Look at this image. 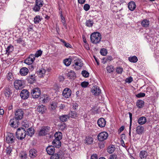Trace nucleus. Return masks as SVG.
Returning a JSON list of instances; mask_svg holds the SVG:
<instances>
[{
	"instance_id": "f257e3e1",
	"label": "nucleus",
	"mask_w": 159,
	"mask_h": 159,
	"mask_svg": "<svg viewBox=\"0 0 159 159\" xmlns=\"http://www.w3.org/2000/svg\"><path fill=\"white\" fill-rule=\"evenodd\" d=\"M102 36L101 34L98 32L92 33L90 35V39L91 43L93 44H97L101 41Z\"/></svg>"
},
{
	"instance_id": "f03ea898",
	"label": "nucleus",
	"mask_w": 159,
	"mask_h": 159,
	"mask_svg": "<svg viewBox=\"0 0 159 159\" xmlns=\"http://www.w3.org/2000/svg\"><path fill=\"white\" fill-rule=\"evenodd\" d=\"M26 135L25 130L24 128H19L16 132V136L18 139L22 140L25 138Z\"/></svg>"
},
{
	"instance_id": "7ed1b4c3",
	"label": "nucleus",
	"mask_w": 159,
	"mask_h": 159,
	"mask_svg": "<svg viewBox=\"0 0 159 159\" xmlns=\"http://www.w3.org/2000/svg\"><path fill=\"white\" fill-rule=\"evenodd\" d=\"M74 60V64L73 66L76 70H78L80 69L83 66V63L81 59L77 58L76 57L73 58Z\"/></svg>"
},
{
	"instance_id": "20e7f679",
	"label": "nucleus",
	"mask_w": 159,
	"mask_h": 159,
	"mask_svg": "<svg viewBox=\"0 0 159 159\" xmlns=\"http://www.w3.org/2000/svg\"><path fill=\"white\" fill-rule=\"evenodd\" d=\"M41 94V91L39 88H35L33 89L31 93L32 96L34 98H38Z\"/></svg>"
},
{
	"instance_id": "39448f33",
	"label": "nucleus",
	"mask_w": 159,
	"mask_h": 159,
	"mask_svg": "<svg viewBox=\"0 0 159 159\" xmlns=\"http://www.w3.org/2000/svg\"><path fill=\"white\" fill-rule=\"evenodd\" d=\"M24 82L23 80H16L14 83L15 88L16 89H22L24 87Z\"/></svg>"
},
{
	"instance_id": "423d86ee",
	"label": "nucleus",
	"mask_w": 159,
	"mask_h": 159,
	"mask_svg": "<svg viewBox=\"0 0 159 159\" xmlns=\"http://www.w3.org/2000/svg\"><path fill=\"white\" fill-rule=\"evenodd\" d=\"M50 129L48 126H43L39 131L38 134L39 136H43L47 134Z\"/></svg>"
},
{
	"instance_id": "0eeeda50",
	"label": "nucleus",
	"mask_w": 159,
	"mask_h": 159,
	"mask_svg": "<svg viewBox=\"0 0 159 159\" xmlns=\"http://www.w3.org/2000/svg\"><path fill=\"white\" fill-rule=\"evenodd\" d=\"M108 137V133L106 132H102L100 133L97 136L99 141H103L106 140Z\"/></svg>"
},
{
	"instance_id": "6e6552de",
	"label": "nucleus",
	"mask_w": 159,
	"mask_h": 159,
	"mask_svg": "<svg viewBox=\"0 0 159 159\" xmlns=\"http://www.w3.org/2000/svg\"><path fill=\"white\" fill-rule=\"evenodd\" d=\"M72 91L71 90L68 88L65 89L63 91V96L66 98H69L71 95Z\"/></svg>"
},
{
	"instance_id": "1a4fd4ad",
	"label": "nucleus",
	"mask_w": 159,
	"mask_h": 159,
	"mask_svg": "<svg viewBox=\"0 0 159 159\" xmlns=\"http://www.w3.org/2000/svg\"><path fill=\"white\" fill-rule=\"evenodd\" d=\"M19 120L16 118L15 117L13 118L10 120L9 123L10 125L13 127L16 128L19 125L20 122Z\"/></svg>"
},
{
	"instance_id": "9d476101",
	"label": "nucleus",
	"mask_w": 159,
	"mask_h": 159,
	"mask_svg": "<svg viewBox=\"0 0 159 159\" xmlns=\"http://www.w3.org/2000/svg\"><path fill=\"white\" fill-rule=\"evenodd\" d=\"M35 59V56L34 54H31L24 60V62L27 65H30L33 63Z\"/></svg>"
},
{
	"instance_id": "9b49d317",
	"label": "nucleus",
	"mask_w": 159,
	"mask_h": 159,
	"mask_svg": "<svg viewBox=\"0 0 159 159\" xmlns=\"http://www.w3.org/2000/svg\"><path fill=\"white\" fill-rule=\"evenodd\" d=\"M15 115L16 118L20 120L23 118L24 112L21 109H19L16 111Z\"/></svg>"
},
{
	"instance_id": "f8f14e48",
	"label": "nucleus",
	"mask_w": 159,
	"mask_h": 159,
	"mask_svg": "<svg viewBox=\"0 0 159 159\" xmlns=\"http://www.w3.org/2000/svg\"><path fill=\"white\" fill-rule=\"evenodd\" d=\"M13 134L8 133L6 137V141L8 143H12L14 142L15 139Z\"/></svg>"
},
{
	"instance_id": "ddd939ff",
	"label": "nucleus",
	"mask_w": 159,
	"mask_h": 159,
	"mask_svg": "<svg viewBox=\"0 0 159 159\" xmlns=\"http://www.w3.org/2000/svg\"><path fill=\"white\" fill-rule=\"evenodd\" d=\"M91 92L93 94L97 96L99 95L101 93V90L99 87L95 86L92 88Z\"/></svg>"
},
{
	"instance_id": "4468645a",
	"label": "nucleus",
	"mask_w": 159,
	"mask_h": 159,
	"mask_svg": "<svg viewBox=\"0 0 159 159\" xmlns=\"http://www.w3.org/2000/svg\"><path fill=\"white\" fill-rule=\"evenodd\" d=\"M11 87L10 86H6L4 88V93L6 97L9 98L12 94L11 90Z\"/></svg>"
},
{
	"instance_id": "2eb2a0df",
	"label": "nucleus",
	"mask_w": 159,
	"mask_h": 159,
	"mask_svg": "<svg viewBox=\"0 0 159 159\" xmlns=\"http://www.w3.org/2000/svg\"><path fill=\"white\" fill-rule=\"evenodd\" d=\"M29 95V92L27 89H23L20 93V96L23 99H27Z\"/></svg>"
},
{
	"instance_id": "dca6fc26",
	"label": "nucleus",
	"mask_w": 159,
	"mask_h": 159,
	"mask_svg": "<svg viewBox=\"0 0 159 159\" xmlns=\"http://www.w3.org/2000/svg\"><path fill=\"white\" fill-rule=\"evenodd\" d=\"M37 155V152L35 149H32L30 150L29 156L32 158H35Z\"/></svg>"
},
{
	"instance_id": "f3484780",
	"label": "nucleus",
	"mask_w": 159,
	"mask_h": 159,
	"mask_svg": "<svg viewBox=\"0 0 159 159\" xmlns=\"http://www.w3.org/2000/svg\"><path fill=\"white\" fill-rule=\"evenodd\" d=\"M26 80L28 83L32 84L33 83L35 80V75H30L27 77Z\"/></svg>"
},
{
	"instance_id": "a211bd4d",
	"label": "nucleus",
	"mask_w": 159,
	"mask_h": 159,
	"mask_svg": "<svg viewBox=\"0 0 159 159\" xmlns=\"http://www.w3.org/2000/svg\"><path fill=\"white\" fill-rule=\"evenodd\" d=\"M55 151L54 147L52 146H49L46 148V151L48 154L50 155L53 154Z\"/></svg>"
},
{
	"instance_id": "6ab92c4d",
	"label": "nucleus",
	"mask_w": 159,
	"mask_h": 159,
	"mask_svg": "<svg viewBox=\"0 0 159 159\" xmlns=\"http://www.w3.org/2000/svg\"><path fill=\"white\" fill-rule=\"evenodd\" d=\"M97 123L99 127L102 128L105 126L106 121L104 118H101L98 119Z\"/></svg>"
},
{
	"instance_id": "aec40b11",
	"label": "nucleus",
	"mask_w": 159,
	"mask_h": 159,
	"mask_svg": "<svg viewBox=\"0 0 159 159\" xmlns=\"http://www.w3.org/2000/svg\"><path fill=\"white\" fill-rule=\"evenodd\" d=\"M29 72L28 69L26 67H24L21 68L20 71V74L22 76H25L27 75Z\"/></svg>"
},
{
	"instance_id": "412c9836",
	"label": "nucleus",
	"mask_w": 159,
	"mask_h": 159,
	"mask_svg": "<svg viewBox=\"0 0 159 159\" xmlns=\"http://www.w3.org/2000/svg\"><path fill=\"white\" fill-rule=\"evenodd\" d=\"M128 7L130 10L133 11L136 8L135 3L133 1H131L129 2Z\"/></svg>"
},
{
	"instance_id": "4be33fe9",
	"label": "nucleus",
	"mask_w": 159,
	"mask_h": 159,
	"mask_svg": "<svg viewBox=\"0 0 159 159\" xmlns=\"http://www.w3.org/2000/svg\"><path fill=\"white\" fill-rule=\"evenodd\" d=\"M144 128L141 126H138L136 128V132L139 134H142L144 131Z\"/></svg>"
},
{
	"instance_id": "5701e85b",
	"label": "nucleus",
	"mask_w": 159,
	"mask_h": 159,
	"mask_svg": "<svg viewBox=\"0 0 159 159\" xmlns=\"http://www.w3.org/2000/svg\"><path fill=\"white\" fill-rule=\"evenodd\" d=\"M148 156L147 152L145 151H141L139 153V157L141 159H145Z\"/></svg>"
},
{
	"instance_id": "b1692460",
	"label": "nucleus",
	"mask_w": 159,
	"mask_h": 159,
	"mask_svg": "<svg viewBox=\"0 0 159 159\" xmlns=\"http://www.w3.org/2000/svg\"><path fill=\"white\" fill-rule=\"evenodd\" d=\"M37 109L38 111L41 114H43L46 109L45 107L43 105L38 107Z\"/></svg>"
},
{
	"instance_id": "393cba45",
	"label": "nucleus",
	"mask_w": 159,
	"mask_h": 159,
	"mask_svg": "<svg viewBox=\"0 0 159 159\" xmlns=\"http://www.w3.org/2000/svg\"><path fill=\"white\" fill-rule=\"evenodd\" d=\"M52 144L54 147L58 148L61 147V143L60 141L54 140L52 142Z\"/></svg>"
},
{
	"instance_id": "a878e982",
	"label": "nucleus",
	"mask_w": 159,
	"mask_h": 159,
	"mask_svg": "<svg viewBox=\"0 0 159 159\" xmlns=\"http://www.w3.org/2000/svg\"><path fill=\"white\" fill-rule=\"evenodd\" d=\"M144 105V102L141 100H139L136 102V106L139 108H143Z\"/></svg>"
},
{
	"instance_id": "bb28decb",
	"label": "nucleus",
	"mask_w": 159,
	"mask_h": 159,
	"mask_svg": "<svg viewBox=\"0 0 159 159\" xmlns=\"http://www.w3.org/2000/svg\"><path fill=\"white\" fill-rule=\"evenodd\" d=\"M147 121V119L145 117H140L138 120V123L141 125L144 124Z\"/></svg>"
},
{
	"instance_id": "cd10ccee",
	"label": "nucleus",
	"mask_w": 159,
	"mask_h": 159,
	"mask_svg": "<svg viewBox=\"0 0 159 159\" xmlns=\"http://www.w3.org/2000/svg\"><path fill=\"white\" fill-rule=\"evenodd\" d=\"M54 140L60 141L62 138V133L60 132H56L54 134Z\"/></svg>"
},
{
	"instance_id": "c85d7f7f",
	"label": "nucleus",
	"mask_w": 159,
	"mask_h": 159,
	"mask_svg": "<svg viewBox=\"0 0 159 159\" xmlns=\"http://www.w3.org/2000/svg\"><path fill=\"white\" fill-rule=\"evenodd\" d=\"M57 103L56 102H52L50 103V109L54 110L57 107Z\"/></svg>"
},
{
	"instance_id": "c756f323",
	"label": "nucleus",
	"mask_w": 159,
	"mask_h": 159,
	"mask_svg": "<svg viewBox=\"0 0 159 159\" xmlns=\"http://www.w3.org/2000/svg\"><path fill=\"white\" fill-rule=\"evenodd\" d=\"M141 24L143 27H147L149 26V21L147 19H144L141 22Z\"/></svg>"
},
{
	"instance_id": "7c9ffc66",
	"label": "nucleus",
	"mask_w": 159,
	"mask_h": 159,
	"mask_svg": "<svg viewBox=\"0 0 159 159\" xmlns=\"http://www.w3.org/2000/svg\"><path fill=\"white\" fill-rule=\"evenodd\" d=\"M69 118V116L68 115H63L60 116V120L62 122L66 121Z\"/></svg>"
},
{
	"instance_id": "2f4dec72",
	"label": "nucleus",
	"mask_w": 159,
	"mask_h": 159,
	"mask_svg": "<svg viewBox=\"0 0 159 159\" xmlns=\"http://www.w3.org/2000/svg\"><path fill=\"white\" fill-rule=\"evenodd\" d=\"M27 135L31 137L34 134V129L32 128H30L27 130Z\"/></svg>"
},
{
	"instance_id": "473e14b6",
	"label": "nucleus",
	"mask_w": 159,
	"mask_h": 159,
	"mask_svg": "<svg viewBox=\"0 0 159 159\" xmlns=\"http://www.w3.org/2000/svg\"><path fill=\"white\" fill-rule=\"evenodd\" d=\"M72 60L70 58H66L64 60V64L66 66H68L71 64Z\"/></svg>"
},
{
	"instance_id": "72a5a7b5",
	"label": "nucleus",
	"mask_w": 159,
	"mask_h": 159,
	"mask_svg": "<svg viewBox=\"0 0 159 159\" xmlns=\"http://www.w3.org/2000/svg\"><path fill=\"white\" fill-rule=\"evenodd\" d=\"M115 150V148L114 145H111L108 147L107 150L110 153H111L114 152Z\"/></svg>"
},
{
	"instance_id": "f704fd0d",
	"label": "nucleus",
	"mask_w": 159,
	"mask_h": 159,
	"mask_svg": "<svg viewBox=\"0 0 159 159\" xmlns=\"http://www.w3.org/2000/svg\"><path fill=\"white\" fill-rule=\"evenodd\" d=\"M93 21L90 20H87L85 23L86 25L89 27H92L93 26Z\"/></svg>"
},
{
	"instance_id": "c9c22d12",
	"label": "nucleus",
	"mask_w": 159,
	"mask_h": 159,
	"mask_svg": "<svg viewBox=\"0 0 159 159\" xmlns=\"http://www.w3.org/2000/svg\"><path fill=\"white\" fill-rule=\"evenodd\" d=\"M14 49L13 46L12 45L8 46L6 50V53L9 54L11 52H12Z\"/></svg>"
},
{
	"instance_id": "e433bc0d",
	"label": "nucleus",
	"mask_w": 159,
	"mask_h": 159,
	"mask_svg": "<svg viewBox=\"0 0 159 159\" xmlns=\"http://www.w3.org/2000/svg\"><path fill=\"white\" fill-rule=\"evenodd\" d=\"M67 76L70 77L71 79L73 78L75 76V72L72 70H70L67 73Z\"/></svg>"
},
{
	"instance_id": "4c0bfd02",
	"label": "nucleus",
	"mask_w": 159,
	"mask_h": 159,
	"mask_svg": "<svg viewBox=\"0 0 159 159\" xmlns=\"http://www.w3.org/2000/svg\"><path fill=\"white\" fill-rule=\"evenodd\" d=\"M128 59L130 62L134 63L137 62L138 60L137 57L135 56H134L132 57H129Z\"/></svg>"
},
{
	"instance_id": "58836bf2",
	"label": "nucleus",
	"mask_w": 159,
	"mask_h": 159,
	"mask_svg": "<svg viewBox=\"0 0 159 159\" xmlns=\"http://www.w3.org/2000/svg\"><path fill=\"white\" fill-rule=\"evenodd\" d=\"M86 142L88 144H91L93 142V139L91 137H87L86 139Z\"/></svg>"
},
{
	"instance_id": "ea45409f",
	"label": "nucleus",
	"mask_w": 159,
	"mask_h": 159,
	"mask_svg": "<svg viewBox=\"0 0 159 159\" xmlns=\"http://www.w3.org/2000/svg\"><path fill=\"white\" fill-rule=\"evenodd\" d=\"M46 73V70L43 69H41L40 70L39 73V75L40 77H43Z\"/></svg>"
},
{
	"instance_id": "a19ab883",
	"label": "nucleus",
	"mask_w": 159,
	"mask_h": 159,
	"mask_svg": "<svg viewBox=\"0 0 159 159\" xmlns=\"http://www.w3.org/2000/svg\"><path fill=\"white\" fill-rule=\"evenodd\" d=\"M41 21L39 16H37L34 18V22L35 24L39 23Z\"/></svg>"
},
{
	"instance_id": "79ce46f5",
	"label": "nucleus",
	"mask_w": 159,
	"mask_h": 159,
	"mask_svg": "<svg viewBox=\"0 0 159 159\" xmlns=\"http://www.w3.org/2000/svg\"><path fill=\"white\" fill-rule=\"evenodd\" d=\"M41 7L39 6V5H37L36 3L35 5H34V7L33 8V9L34 11L35 12L39 11Z\"/></svg>"
},
{
	"instance_id": "37998d69",
	"label": "nucleus",
	"mask_w": 159,
	"mask_h": 159,
	"mask_svg": "<svg viewBox=\"0 0 159 159\" xmlns=\"http://www.w3.org/2000/svg\"><path fill=\"white\" fill-rule=\"evenodd\" d=\"M35 3L42 7L43 5V0H36Z\"/></svg>"
},
{
	"instance_id": "c03bdc74",
	"label": "nucleus",
	"mask_w": 159,
	"mask_h": 159,
	"mask_svg": "<svg viewBox=\"0 0 159 159\" xmlns=\"http://www.w3.org/2000/svg\"><path fill=\"white\" fill-rule=\"evenodd\" d=\"M81 74L85 78H87L89 76V73L85 70L82 71Z\"/></svg>"
},
{
	"instance_id": "a18cd8bd",
	"label": "nucleus",
	"mask_w": 159,
	"mask_h": 159,
	"mask_svg": "<svg viewBox=\"0 0 159 159\" xmlns=\"http://www.w3.org/2000/svg\"><path fill=\"white\" fill-rule=\"evenodd\" d=\"M106 69L108 72L111 73L113 72L114 70L113 67L112 66H108L106 67Z\"/></svg>"
},
{
	"instance_id": "49530a36",
	"label": "nucleus",
	"mask_w": 159,
	"mask_h": 159,
	"mask_svg": "<svg viewBox=\"0 0 159 159\" xmlns=\"http://www.w3.org/2000/svg\"><path fill=\"white\" fill-rule=\"evenodd\" d=\"M60 16L61 18V21L63 24V25L66 28V23L64 17L63 16L62 13L60 15Z\"/></svg>"
},
{
	"instance_id": "de8ad7c7",
	"label": "nucleus",
	"mask_w": 159,
	"mask_h": 159,
	"mask_svg": "<svg viewBox=\"0 0 159 159\" xmlns=\"http://www.w3.org/2000/svg\"><path fill=\"white\" fill-rule=\"evenodd\" d=\"M50 159H60V156L57 153L52 155Z\"/></svg>"
},
{
	"instance_id": "09e8293b",
	"label": "nucleus",
	"mask_w": 159,
	"mask_h": 159,
	"mask_svg": "<svg viewBox=\"0 0 159 159\" xmlns=\"http://www.w3.org/2000/svg\"><path fill=\"white\" fill-rule=\"evenodd\" d=\"M42 53V51L41 50L37 51L34 55L35 56V57H38L40 56Z\"/></svg>"
},
{
	"instance_id": "8fccbe9b",
	"label": "nucleus",
	"mask_w": 159,
	"mask_h": 159,
	"mask_svg": "<svg viewBox=\"0 0 159 159\" xmlns=\"http://www.w3.org/2000/svg\"><path fill=\"white\" fill-rule=\"evenodd\" d=\"M61 41L63 43V45L67 48H71L72 46L69 43H66L65 41L61 40Z\"/></svg>"
},
{
	"instance_id": "3c124183",
	"label": "nucleus",
	"mask_w": 159,
	"mask_h": 159,
	"mask_svg": "<svg viewBox=\"0 0 159 159\" xmlns=\"http://www.w3.org/2000/svg\"><path fill=\"white\" fill-rule=\"evenodd\" d=\"M100 53L102 55L105 56L107 54V51L105 49L102 48L100 51Z\"/></svg>"
},
{
	"instance_id": "603ef678",
	"label": "nucleus",
	"mask_w": 159,
	"mask_h": 159,
	"mask_svg": "<svg viewBox=\"0 0 159 159\" xmlns=\"http://www.w3.org/2000/svg\"><path fill=\"white\" fill-rule=\"evenodd\" d=\"M123 70V69L122 67H118L116 69V72L119 74H121Z\"/></svg>"
},
{
	"instance_id": "864d4df0",
	"label": "nucleus",
	"mask_w": 159,
	"mask_h": 159,
	"mask_svg": "<svg viewBox=\"0 0 159 159\" xmlns=\"http://www.w3.org/2000/svg\"><path fill=\"white\" fill-rule=\"evenodd\" d=\"M6 151L7 154L10 155L12 151V148L10 146L7 148Z\"/></svg>"
},
{
	"instance_id": "5fc2aeb1",
	"label": "nucleus",
	"mask_w": 159,
	"mask_h": 159,
	"mask_svg": "<svg viewBox=\"0 0 159 159\" xmlns=\"http://www.w3.org/2000/svg\"><path fill=\"white\" fill-rule=\"evenodd\" d=\"M89 84L88 82L84 81L81 83V85L83 88H86L87 87Z\"/></svg>"
},
{
	"instance_id": "6e6d98bb",
	"label": "nucleus",
	"mask_w": 159,
	"mask_h": 159,
	"mask_svg": "<svg viewBox=\"0 0 159 159\" xmlns=\"http://www.w3.org/2000/svg\"><path fill=\"white\" fill-rule=\"evenodd\" d=\"M66 124L64 123H63L62 124L60 125V128L62 130H64L66 128Z\"/></svg>"
},
{
	"instance_id": "4d7b16f0",
	"label": "nucleus",
	"mask_w": 159,
	"mask_h": 159,
	"mask_svg": "<svg viewBox=\"0 0 159 159\" xmlns=\"http://www.w3.org/2000/svg\"><path fill=\"white\" fill-rule=\"evenodd\" d=\"M145 94L144 93H140L136 95V97L138 98L144 97L145 96Z\"/></svg>"
},
{
	"instance_id": "13d9d810",
	"label": "nucleus",
	"mask_w": 159,
	"mask_h": 159,
	"mask_svg": "<svg viewBox=\"0 0 159 159\" xmlns=\"http://www.w3.org/2000/svg\"><path fill=\"white\" fill-rule=\"evenodd\" d=\"M110 159H118L117 156L116 154H114L111 155L109 157Z\"/></svg>"
},
{
	"instance_id": "bf43d9fd",
	"label": "nucleus",
	"mask_w": 159,
	"mask_h": 159,
	"mask_svg": "<svg viewBox=\"0 0 159 159\" xmlns=\"http://www.w3.org/2000/svg\"><path fill=\"white\" fill-rule=\"evenodd\" d=\"M17 43H18L21 44H22L24 43V41L21 38H19L16 40Z\"/></svg>"
},
{
	"instance_id": "052dcab7",
	"label": "nucleus",
	"mask_w": 159,
	"mask_h": 159,
	"mask_svg": "<svg viewBox=\"0 0 159 159\" xmlns=\"http://www.w3.org/2000/svg\"><path fill=\"white\" fill-rule=\"evenodd\" d=\"M68 115L69 116V117H70L71 118H74L76 116V114L75 112L72 111H71V112L69 113V114Z\"/></svg>"
},
{
	"instance_id": "680f3d73",
	"label": "nucleus",
	"mask_w": 159,
	"mask_h": 159,
	"mask_svg": "<svg viewBox=\"0 0 159 159\" xmlns=\"http://www.w3.org/2000/svg\"><path fill=\"white\" fill-rule=\"evenodd\" d=\"M90 8V6L88 4H85L84 7V9L85 11H88Z\"/></svg>"
},
{
	"instance_id": "e2e57ef3",
	"label": "nucleus",
	"mask_w": 159,
	"mask_h": 159,
	"mask_svg": "<svg viewBox=\"0 0 159 159\" xmlns=\"http://www.w3.org/2000/svg\"><path fill=\"white\" fill-rule=\"evenodd\" d=\"M133 81V78L132 77H130L126 79L125 81L127 83H130Z\"/></svg>"
},
{
	"instance_id": "0e129e2a",
	"label": "nucleus",
	"mask_w": 159,
	"mask_h": 159,
	"mask_svg": "<svg viewBox=\"0 0 159 159\" xmlns=\"http://www.w3.org/2000/svg\"><path fill=\"white\" fill-rule=\"evenodd\" d=\"M129 117L130 118V126L132 125V114L130 112H129Z\"/></svg>"
},
{
	"instance_id": "69168bd1",
	"label": "nucleus",
	"mask_w": 159,
	"mask_h": 159,
	"mask_svg": "<svg viewBox=\"0 0 159 159\" xmlns=\"http://www.w3.org/2000/svg\"><path fill=\"white\" fill-rule=\"evenodd\" d=\"M7 78L8 80H10L13 78V75L12 73H9L7 76Z\"/></svg>"
},
{
	"instance_id": "338daca9",
	"label": "nucleus",
	"mask_w": 159,
	"mask_h": 159,
	"mask_svg": "<svg viewBox=\"0 0 159 159\" xmlns=\"http://www.w3.org/2000/svg\"><path fill=\"white\" fill-rule=\"evenodd\" d=\"M91 159H98V157L96 154H93L91 156Z\"/></svg>"
},
{
	"instance_id": "774afa93",
	"label": "nucleus",
	"mask_w": 159,
	"mask_h": 159,
	"mask_svg": "<svg viewBox=\"0 0 159 159\" xmlns=\"http://www.w3.org/2000/svg\"><path fill=\"white\" fill-rule=\"evenodd\" d=\"M59 107L60 110H63L65 108V106L64 104H61Z\"/></svg>"
}]
</instances>
